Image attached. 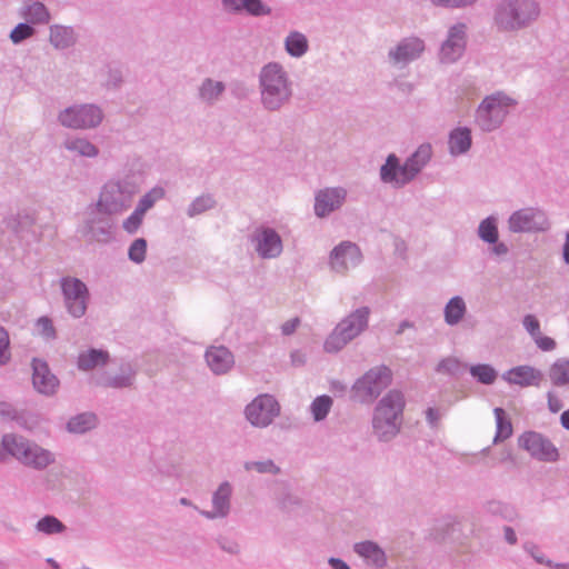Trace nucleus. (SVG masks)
Returning <instances> with one entry per match:
<instances>
[{
	"mask_svg": "<svg viewBox=\"0 0 569 569\" xmlns=\"http://www.w3.org/2000/svg\"><path fill=\"white\" fill-rule=\"evenodd\" d=\"M2 445L8 455L33 469L42 470L54 462V456L51 451L30 442L21 436L4 435Z\"/></svg>",
	"mask_w": 569,
	"mask_h": 569,
	"instance_id": "obj_5",
	"label": "nucleus"
},
{
	"mask_svg": "<svg viewBox=\"0 0 569 569\" xmlns=\"http://www.w3.org/2000/svg\"><path fill=\"white\" fill-rule=\"evenodd\" d=\"M34 528L44 536L61 535L67 530L66 525L53 515H46L40 518Z\"/></svg>",
	"mask_w": 569,
	"mask_h": 569,
	"instance_id": "obj_37",
	"label": "nucleus"
},
{
	"mask_svg": "<svg viewBox=\"0 0 569 569\" xmlns=\"http://www.w3.org/2000/svg\"><path fill=\"white\" fill-rule=\"evenodd\" d=\"M461 368L462 363L459 361V359L455 357H447L437 365L436 371L456 377L460 375Z\"/></svg>",
	"mask_w": 569,
	"mask_h": 569,
	"instance_id": "obj_48",
	"label": "nucleus"
},
{
	"mask_svg": "<svg viewBox=\"0 0 569 569\" xmlns=\"http://www.w3.org/2000/svg\"><path fill=\"white\" fill-rule=\"evenodd\" d=\"M466 24L461 22L450 27L447 39L440 49L442 62L451 63L461 58L466 49Z\"/></svg>",
	"mask_w": 569,
	"mask_h": 569,
	"instance_id": "obj_15",
	"label": "nucleus"
},
{
	"mask_svg": "<svg viewBox=\"0 0 569 569\" xmlns=\"http://www.w3.org/2000/svg\"><path fill=\"white\" fill-rule=\"evenodd\" d=\"M435 6L443 8H466L473 4L477 0H431Z\"/></svg>",
	"mask_w": 569,
	"mask_h": 569,
	"instance_id": "obj_55",
	"label": "nucleus"
},
{
	"mask_svg": "<svg viewBox=\"0 0 569 569\" xmlns=\"http://www.w3.org/2000/svg\"><path fill=\"white\" fill-rule=\"evenodd\" d=\"M22 16L33 24L48 23L50 13L47 7L40 1H29L24 4Z\"/></svg>",
	"mask_w": 569,
	"mask_h": 569,
	"instance_id": "obj_35",
	"label": "nucleus"
},
{
	"mask_svg": "<svg viewBox=\"0 0 569 569\" xmlns=\"http://www.w3.org/2000/svg\"><path fill=\"white\" fill-rule=\"evenodd\" d=\"M522 325L532 339L541 332L540 322L533 315H526L522 319Z\"/></svg>",
	"mask_w": 569,
	"mask_h": 569,
	"instance_id": "obj_54",
	"label": "nucleus"
},
{
	"mask_svg": "<svg viewBox=\"0 0 569 569\" xmlns=\"http://www.w3.org/2000/svg\"><path fill=\"white\" fill-rule=\"evenodd\" d=\"M280 413L278 400L269 393L258 395L244 409L247 420L254 427L266 428Z\"/></svg>",
	"mask_w": 569,
	"mask_h": 569,
	"instance_id": "obj_13",
	"label": "nucleus"
},
{
	"mask_svg": "<svg viewBox=\"0 0 569 569\" xmlns=\"http://www.w3.org/2000/svg\"><path fill=\"white\" fill-rule=\"evenodd\" d=\"M467 312V306L462 297H452L443 308L445 322L449 326L458 325Z\"/></svg>",
	"mask_w": 569,
	"mask_h": 569,
	"instance_id": "obj_32",
	"label": "nucleus"
},
{
	"mask_svg": "<svg viewBox=\"0 0 569 569\" xmlns=\"http://www.w3.org/2000/svg\"><path fill=\"white\" fill-rule=\"evenodd\" d=\"M542 372L529 365H521L505 371L501 378L509 385L519 387H539L542 380Z\"/></svg>",
	"mask_w": 569,
	"mask_h": 569,
	"instance_id": "obj_21",
	"label": "nucleus"
},
{
	"mask_svg": "<svg viewBox=\"0 0 569 569\" xmlns=\"http://www.w3.org/2000/svg\"><path fill=\"white\" fill-rule=\"evenodd\" d=\"M64 148L79 157L96 158L99 149L86 138L69 137L63 142Z\"/></svg>",
	"mask_w": 569,
	"mask_h": 569,
	"instance_id": "obj_31",
	"label": "nucleus"
},
{
	"mask_svg": "<svg viewBox=\"0 0 569 569\" xmlns=\"http://www.w3.org/2000/svg\"><path fill=\"white\" fill-rule=\"evenodd\" d=\"M144 214L142 212H139L137 209H134L129 217H127L122 222V228L124 231H127L130 234L136 233L142 221H143Z\"/></svg>",
	"mask_w": 569,
	"mask_h": 569,
	"instance_id": "obj_52",
	"label": "nucleus"
},
{
	"mask_svg": "<svg viewBox=\"0 0 569 569\" xmlns=\"http://www.w3.org/2000/svg\"><path fill=\"white\" fill-rule=\"evenodd\" d=\"M166 196V191L162 187L156 186L150 189L146 194H143L134 209L139 212L146 214V212L151 209L157 201L163 199Z\"/></svg>",
	"mask_w": 569,
	"mask_h": 569,
	"instance_id": "obj_44",
	"label": "nucleus"
},
{
	"mask_svg": "<svg viewBox=\"0 0 569 569\" xmlns=\"http://www.w3.org/2000/svg\"><path fill=\"white\" fill-rule=\"evenodd\" d=\"M471 131L467 127H458L450 131L448 148L451 156L465 154L471 148Z\"/></svg>",
	"mask_w": 569,
	"mask_h": 569,
	"instance_id": "obj_29",
	"label": "nucleus"
},
{
	"mask_svg": "<svg viewBox=\"0 0 569 569\" xmlns=\"http://www.w3.org/2000/svg\"><path fill=\"white\" fill-rule=\"evenodd\" d=\"M232 486L229 481H223L212 493V509L203 510L200 513L207 519L226 518L231 509Z\"/></svg>",
	"mask_w": 569,
	"mask_h": 569,
	"instance_id": "obj_22",
	"label": "nucleus"
},
{
	"mask_svg": "<svg viewBox=\"0 0 569 569\" xmlns=\"http://www.w3.org/2000/svg\"><path fill=\"white\" fill-rule=\"evenodd\" d=\"M34 329L44 341H53L57 339V330L53 321L48 316H41L36 320Z\"/></svg>",
	"mask_w": 569,
	"mask_h": 569,
	"instance_id": "obj_46",
	"label": "nucleus"
},
{
	"mask_svg": "<svg viewBox=\"0 0 569 569\" xmlns=\"http://www.w3.org/2000/svg\"><path fill=\"white\" fill-rule=\"evenodd\" d=\"M347 198V190L342 187L325 188L315 196V214L325 218L338 210Z\"/></svg>",
	"mask_w": 569,
	"mask_h": 569,
	"instance_id": "obj_18",
	"label": "nucleus"
},
{
	"mask_svg": "<svg viewBox=\"0 0 569 569\" xmlns=\"http://www.w3.org/2000/svg\"><path fill=\"white\" fill-rule=\"evenodd\" d=\"M425 50V42L418 37L401 40L393 50V62L408 63L420 57Z\"/></svg>",
	"mask_w": 569,
	"mask_h": 569,
	"instance_id": "obj_25",
	"label": "nucleus"
},
{
	"mask_svg": "<svg viewBox=\"0 0 569 569\" xmlns=\"http://www.w3.org/2000/svg\"><path fill=\"white\" fill-rule=\"evenodd\" d=\"M216 206V200L213 196L206 193L197 197L188 207L187 214L190 218H193L198 214H201Z\"/></svg>",
	"mask_w": 569,
	"mask_h": 569,
	"instance_id": "obj_45",
	"label": "nucleus"
},
{
	"mask_svg": "<svg viewBox=\"0 0 569 569\" xmlns=\"http://www.w3.org/2000/svg\"><path fill=\"white\" fill-rule=\"evenodd\" d=\"M248 242L262 260L277 259L283 252V241L280 233L267 224L256 227L248 236Z\"/></svg>",
	"mask_w": 569,
	"mask_h": 569,
	"instance_id": "obj_10",
	"label": "nucleus"
},
{
	"mask_svg": "<svg viewBox=\"0 0 569 569\" xmlns=\"http://www.w3.org/2000/svg\"><path fill=\"white\" fill-rule=\"evenodd\" d=\"M523 550L533 558V560L539 565H545L547 567L553 566V561L548 559L545 552L533 542H525Z\"/></svg>",
	"mask_w": 569,
	"mask_h": 569,
	"instance_id": "obj_51",
	"label": "nucleus"
},
{
	"mask_svg": "<svg viewBox=\"0 0 569 569\" xmlns=\"http://www.w3.org/2000/svg\"><path fill=\"white\" fill-rule=\"evenodd\" d=\"M109 352L102 349L90 348L81 351L77 358V368L88 372L99 367H104L109 361Z\"/></svg>",
	"mask_w": 569,
	"mask_h": 569,
	"instance_id": "obj_28",
	"label": "nucleus"
},
{
	"mask_svg": "<svg viewBox=\"0 0 569 569\" xmlns=\"http://www.w3.org/2000/svg\"><path fill=\"white\" fill-rule=\"evenodd\" d=\"M353 551L361 557L368 566L382 568L387 563L385 551L373 541H361L353 546Z\"/></svg>",
	"mask_w": 569,
	"mask_h": 569,
	"instance_id": "obj_26",
	"label": "nucleus"
},
{
	"mask_svg": "<svg viewBox=\"0 0 569 569\" xmlns=\"http://www.w3.org/2000/svg\"><path fill=\"white\" fill-rule=\"evenodd\" d=\"M362 260L359 247L350 241H342L330 253V266L336 272H345L357 267Z\"/></svg>",
	"mask_w": 569,
	"mask_h": 569,
	"instance_id": "obj_16",
	"label": "nucleus"
},
{
	"mask_svg": "<svg viewBox=\"0 0 569 569\" xmlns=\"http://www.w3.org/2000/svg\"><path fill=\"white\" fill-rule=\"evenodd\" d=\"M370 310L360 307L341 319L323 343L326 352L336 353L359 337L368 327Z\"/></svg>",
	"mask_w": 569,
	"mask_h": 569,
	"instance_id": "obj_4",
	"label": "nucleus"
},
{
	"mask_svg": "<svg viewBox=\"0 0 569 569\" xmlns=\"http://www.w3.org/2000/svg\"><path fill=\"white\" fill-rule=\"evenodd\" d=\"M549 378L553 386H569V358H558L549 368Z\"/></svg>",
	"mask_w": 569,
	"mask_h": 569,
	"instance_id": "obj_36",
	"label": "nucleus"
},
{
	"mask_svg": "<svg viewBox=\"0 0 569 569\" xmlns=\"http://www.w3.org/2000/svg\"><path fill=\"white\" fill-rule=\"evenodd\" d=\"M461 525L452 516L441 518L435 525L430 537L435 542H456L460 539Z\"/></svg>",
	"mask_w": 569,
	"mask_h": 569,
	"instance_id": "obj_24",
	"label": "nucleus"
},
{
	"mask_svg": "<svg viewBox=\"0 0 569 569\" xmlns=\"http://www.w3.org/2000/svg\"><path fill=\"white\" fill-rule=\"evenodd\" d=\"M517 101L502 91L487 96L479 104L476 112V122L482 131L498 129L509 114Z\"/></svg>",
	"mask_w": 569,
	"mask_h": 569,
	"instance_id": "obj_6",
	"label": "nucleus"
},
{
	"mask_svg": "<svg viewBox=\"0 0 569 569\" xmlns=\"http://www.w3.org/2000/svg\"><path fill=\"white\" fill-rule=\"evenodd\" d=\"M32 383L34 389L44 396L54 395L59 387V380L48 363L37 358L32 360Z\"/></svg>",
	"mask_w": 569,
	"mask_h": 569,
	"instance_id": "obj_20",
	"label": "nucleus"
},
{
	"mask_svg": "<svg viewBox=\"0 0 569 569\" xmlns=\"http://www.w3.org/2000/svg\"><path fill=\"white\" fill-rule=\"evenodd\" d=\"M471 377L479 383L492 385L497 377L498 371L489 363H477L469 367Z\"/></svg>",
	"mask_w": 569,
	"mask_h": 569,
	"instance_id": "obj_41",
	"label": "nucleus"
},
{
	"mask_svg": "<svg viewBox=\"0 0 569 569\" xmlns=\"http://www.w3.org/2000/svg\"><path fill=\"white\" fill-rule=\"evenodd\" d=\"M0 417L3 420H18V411L16 408L6 401H0Z\"/></svg>",
	"mask_w": 569,
	"mask_h": 569,
	"instance_id": "obj_58",
	"label": "nucleus"
},
{
	"mask_svg": "<svg viewBox=\"0 0 569 569\" xmlns=\"http://www.w3.org/2000/svg\"><path fill=\"white\" fill-rule=\"evenodd\" d=\"M426 418L430 426H436L440 419V413L435 408H428L426 411Z\"/></svg>",
	"mask_w": 569,
	"mask_h": 569,
	"instance_id": "obj_63",
	"label": "nucleus"
},
{
	"mask_svg": "<svg viewBox=\"0 0 569 569\" xmlns=\"http://www.w3.org/2000/svg\"><path fill=\"white\" fill-rule=\"evenodd\" d=\"M224 91V84L221 81L206 79L199 88V97L207 103H213Z\"/></svg>",
	"mask_w": 569,
	"mask_h": 569,
	"instance_id": "obj_40",
	"label": "nucleus"
},
{
	"mask_svg": "<svg viewBox=\"0 0 569 569\" xmlns=\"http://www.w3.org/2000/svg\"><path fill=\"white\" fill-rule=\"evenodd\" d=\"M60 287L68 313L73 318L83 317L89 300L87 284L74 277H62L60 279Z\"/></svg>",
	"mask_w": 569,
	"mask_h": 569,
	"instance_id": "obj_11",
	"label": "nucleus"
},
{
	"mask_svg": "<svg viewBox=\"0 0 569 569\" xmlns=\"http://www.w3.org/2000/svg\"><path fill=\"white\" fill-rule=\"evenodd\" d=\"M11 359L10 338L8 331L0 326V366H6Z\"/></svg>",
	"mask_w": 569,
	"mask_h": 569,
	"instance_id": "obj_53",
	"label": "nucleus"
},
{
	"mask_svg": "<svg viewBox=\"0 0 569 569\" xmlns=\"http://www.w3.org/2000/svg\"><path fill=\"white\" fill-rule=\"evenodd\" d=\"M243 467L247 471L256 470L259 473L277 475L280 471V468L271 459L263 461H247Z\"/></svg>",
	"mask_w": 569,
	"mask_h": 569,
	"instance_id": "obj_47",
	"label": "nucleus"
},
{
	"mask_svg": "<svg viewBox=\"0 0 569 569\" xmlns=\"http://www.w3.org/2000/svg\"><path fill=\"white\" fill-rule=\"evenodd\" d=\"M147 241L143 238L136 239L129 247V259L134 263H141L146 259Z\"/></svg>",
	"mask_w": 569,
	"mask_h": 569,
	"instance_id": "obj_50",
	"label": "nucleus"
},
{
	"mask_svg": "<svg viewBox=\"0 0 569 569\" xmlns=\"http://www.w3.org/2000/svg\"><path fill=\"white\" fill-rule=\"evenodd\" d=\"M58 120L66 128L93 129L102 122L103 112L93 103L73 104L60 111Z\"/></svg>",
	"mask_w": 569,
	"mask_h": 569,
	"instance_id": "obj_9",
	"label": "nucleus"
},
{
	"mask_svg": "<svg viewBox=\"0 0 569 569\" xmlns=\"http://www.w3.org/2000/svg\"><path fill=\"white\" fill-rule=\"evenodd\" d=\"M548 408L551 412L556 413L561 410L562 402L559 398H557L552 392H548Z\"/></svg>",
	"mask_w": 569,
	"mask_h": 569,
	"instance_id": "obj_61",
	"label": "nucleus"
},
{
	"mask_svg": "<svg viewBox=\"0 0 569 569\" xmlns=\"http://www.w3.org/2000/svg\"><path fill=\"white\" fill-rule=\"evenodd\" d=\"M392 399H393V428H395L396 427V418H397L396 410H400V411L402 410L403 397H402L401 392L393 390Z\"/></svg>",
	"mask_w": 569,
	"mask_h": 569,
	"instance_id": "obj_62",
	"label": "nucleus"
},
{
	"mask_svg": "<svg viewBox=\"0 0 569 569\" xmlns=\"http://www.w3.org/2000/svg\"><path fill=\"white\" fill-rule=\"evenodd\" d=\"M134 376L136 371L130 365H126L121 367L120 373L114 376H101L96 379L94 383L101 387L122 389L133 383Z\"/></svg>",
	"mask_w": 569,
	"mask_h": 569,
	"instance_id": "obj_30",
	"label": "nucleus"
},
{
	"mask_svg": "<svg viewBox=\"0 0 569 569\" xmlns=\"http://www.w3.org/2000/svg\"><path fill=\"white\" fill-rule=\"evenodd\" d=\"M96 422V415L90 412H83L72 417L67 423V429L69 432L72 433H84L90 429L94 428Z\"/></svg>",
	"mask_w": 569,
	"mask_h": 569,
	"instance_id": "obj_38",
	"label": "nucleus"
},
{
	"mask_svg": "<svg viewBox=\"0 0 569 569\" xmlns=\"http://www.w3.org/2000/svg\"><path fill=\"white\" fill-rule=\"evenodd\" d=\"M478 237L486 243H496L499 239L498 219L495 216H489L481 220L478 230Z\"/></svg>",
	"mask_w": 569,
	"mask_h": 569,
	"instance_id": "obj_39",
	"label": "nucleus"
},
{
	"mask_svg": "<svg viewBox=\"0 0 569 569\" xmlns=\"http://www.w3.org/2000/svg\"><path fill=\"white\" fill-rule=\"evenodd\" d=\"M372 429L380 441L391 440V390L383 395L373 409Z\"/></svg>",
	"mask_w": 569,
	"mask_h": 569,
	"instance_id": "obj_17",
	"label": "nucleus"
},
{
	"mask_svg": "<svg viewBox=\"0 0 569 569\" xmlns=\"http://www.w3.org/2000/svg\"><path fill=\"white\" fill-rule=\"evenodd\" d=\"M50 42L57 49H67L76 42L74 30L71 27L51 26Z\"/></svg>",
	"mask_w": 569,
	"mask_h": 569,
	"instance_id": "obj_33",
	"label": "nucleus"
},
{
	"mask_svg": "<svg viewBox=\"0 0 569 569\" xmlns=\"http://www.w3.org/2000/svg\"><path fill=\"white\" fill-rule=\"evenodd\" d=\"M218 545L223 551L231 555H237L240 551V546L238 545V542L227 537H219Z\"/></svg>",
	"mask_w": 569,
	"mask_h": 569,
	"instance_id": "obj_57",
	"label": "nucleus"
},
{
	"mask_svg": "<svg viewBox=\"0 0 569 569\" xmlns=\"http://www.w3.org/2000/svg\"><path fill=\"white\" fill-rule=\"evenodd\" d=\"M432 146L421 143L403 163L393 154V187L411 182L430 162Z\"/></svg>",
	"mask_w": 569,
	"mask_h": 569,
	"instance_id": "obj_8",
	"label": "nucleus"
},
{
	"mask_svg": "<svg viewBox=\"0 0 569 569\" xmlns=\"http://www.w3.org/2000/svg\"><path fill=\"white\" fill-rule=\"evenodd\" d=\"M111 216H92L84 222L86 236L99 243H109L114 238V222Z\"/></svg>",
	"mask_w": 569,
	"mask_h": 569,
	"instance_id": "obj_19",
	"label": "nucleus"
},
{
	"mask_svg": "<svg viewBox=\"0 0 569 569\" xmlns=\"http://www.w3.org/2000/svg\"><path fill=\"white\" fill-rule=\"evenodd\" d=\"M381 179L385 182H391V153L386 157L385 163L381 167Z\"/></svg>",
	"mask_w": 569,
	"mask_h": 569,
	"instance_id": "obj_60",
	"label": "nucleus"
},
{
	"mask_svg": "<svg viewBox=\"0 0 569 569\" xmlns=\"http://www.w3.org/2000/svg\"><path fill=\"white\" fill-rule=\"evenodd\" d=\"M308 39L303 33L291 31L286 37L284 49L290 57L300 58L308 51Z\"/></svg>",
	"mask_w": 569,
	"mask_h": 569,
	"instance_id": "obj_34",
	"label": "nucleus"
},
{
	"mask_svg": "<svg viewBox=\"0 0 569 569\" xmlns=\"http://www.w3.org/2000/svg\"><path fill=\"white\" fill-rule=\"evenodd\" d=\"M222 6L228 12H242L261 17L271 12V9L266 6L261 0H222Z\"/></svg>",
	"mask_w": 569,
	"mask_h": 569,
	"instance_id": "obj_27",
	"label": "nucleus"
},
{
	"mask_svg": "<svg viewBox=\"0 0 569 569\" xmlns=\"http://www.w3.org/2000/svg\"><path fill=\"white\" fill-rule=\"evenodd\" d=\"M391 385V369L385 365L377 366L358 378L352 387V398L360 403H372Z\"/></svg>",
	"mask_w": 569,
	"mask_h": 569,
	"instance_id": "obj_7",
	"label": "nucleus"
},
{
	"mask_svg": "<svg viewBox=\"0 0 569 569\" xmlns=\"http://www.w3.org/2000/svg\"><path fill=\"white\" fill-rule=\"evenodd\" d=\"M493 413L496 418L495 442L510 438L512 435V425L507 418L505 410L502 408H495Z\"/></svg>",
	"mask_w": 569,
	"mask_h": 569,
	"instance_id": "obj_42",
	"label": "nucleus"
},
{
	"mask_svg": "<svg viewBox=\"0 0 569 569\" xmlns=\"http://www.w3.org/2000/svg\"><path fill=\"white\" fill-rule=\"evenodd\" d=\"M328 563L332 569H351L349 565L340 558L331 557Z\"/></svg>",
	"mask_w": 569,
	"mask_h": 569,
	"instance_id": "obj_64",
	"label": "nucleus"
},
{
	"mask_svg": "<svg viewBox=\"0 0 569 569\" xmlns=\"http://www.w3.org/2000/svg\"><path fill=\"white\" fill-rule=\"evenodd\" d=\"M332 398L327 395L316 397L310 405V413L315 421L319 422L327 418L332 407Z\"/></svg>",
	"mask_w": 569,
	"mask_h": 569,
	"instance_id": "obj_43",
	"label": "nucleus"
},
{
	"mask_svg": "<svg viewBox=\"0 0 569 569\" xmlns=\"http://www.w3.org/2000/svg\"><path fill=\"white\" fill-rule=\"evenodd\" d=\"M540 13L535 0H501L495 9V24L500 31H518L537 20Z\"/></svg>",
	"mask_w": 569,
	"mask_h": 569,
	"instance_id": "obj_3",
	"label": "nucleus"
},
{
	"mask_svg": "<svg viewBox=\"0 0 569 569\" xmlns=\"http://www.w3.org/2000/svg\"><path fill=\"white\" fill-rule=\"evenodd\" d=\"M204 358L208 367L214 375H224L234 365L232 352L223 346L210 347L206 351Z\"/></svg>",
	"mask_w": 569,
	"mask_h": 569,
	"instance_id": "obj_23",
	"label": "nucleus"
},
{
	"mask_svg": "<svg viewBox=\"0 0 569 569\" xmlns=\"http://www.w3.org/2000/svg\"><path fill=\"white\" fill-rule=\"evenodd\" d=\"M260 103L269 112L287 107L293 96V83L284 67L276 61L266 63L258 74Z\"/></svg>",
	"mask_w": 569,
	"mask_h": 569,
	"instance_id": "obj_1",
	"label": "nucleus"
},
{
	"mask_svg": "<svg viewBox=\"0 0 569 569\" xmlns=\"http://www.w3.org/2000/svg\"><path fill=\"white\" fill-rule=\"evenodd\" d=\"M33 34H34V28L27 22H21V23H18L11 30L10 40L14 44H19V43L23 42L24 40L31 38Z\"/></svg>",
	"mask_w": 569,
	"mask_h": 569,
	"instance_id": "obj_49",
	"label": "nucleus"
},
{
	"mask_svg": "<svg viewBox=\"0 0 569 569\" xmlns=\"http://www.w3.org/2000/svg\"><path fill=\"white\" fill-rule=\"evenodd\" d=\"M537 347L542 351H552L556 349V341L547 336H543L541 332L532 339Z\"/></svg>",
	"mask_w": 569,
	"mask_h": 569,
	"instance_id": "obj_56",
	"label": "nucleus"
},
{
	"mask_svg": "<svg viewBox=\"0 0 569 569\" xmlns=\"http://www.w3.org/2000/svg\"><path fill=\"white\" fill-rule=\"evenodd\" d=\"M518 445L538 461L556 462L559 459L557 447L540 432L525 431L519 436Z\"/></svg>",
	"mask_w": 569,
	"mask_h": 569,
	"instance_id": "obj_14",
	"label": "nucleus"
},
{
	"mask_svg": "<svg viewBox=\"0 0 569 569\" xmlns=\"http://www.w3.org/2000/svg\"><path fill=\"white\" fill-rule=\"evenodd\" d=\"M138 191V184L129 176L110 179L101 187L98 200L90 206V210L107 216L121 214L131 207Z\"/></svg>",
	"mask_w": 569,
	"mask_h": 569,
	"instance_id": "obj_2",
	"label": "nucleus"
},
{
	"mask_svg": "<svg viewBox=\"0 0 569 569\" xmlns=\"http://www.w3.org/2000/svg\"><path fill=\"white\" fill-rule=\"evenodd\" d=\"M507 223L509 231L512 233L539 232L549 228L546 213L535 207H526L513 211Z\"/></svg>",
	"mask_w": 569,
	"mask_h": 569,
	"instance_id": "obj_12",
	"label": "nucleus"
},
{
	"mask_svg": "<svg viewBox=\"0 0 569 569\" xmlns=\"http://www.w3.org/2000/svg\"><path fill=\"white\" fill-rule=\"evenodd\" d=\"M299 325H300V319L298 317L289 319L288 321L282 323L281 333L283 336H290L297 330Z\"/></svg>",
	"mask_w": 569,
	"mask_h": 569,
	"instance_id": "obj_59",
	"label": "nucleus"
}]
</instances>
